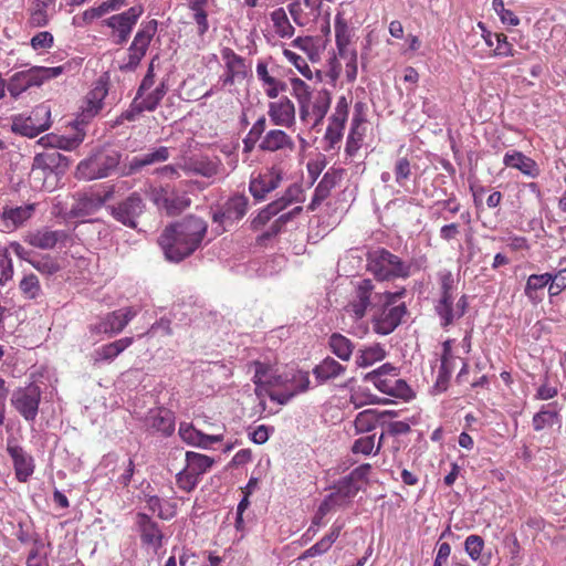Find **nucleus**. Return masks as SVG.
Wrapping results in <instances>:
<instances>
[{"mask_svg":"<svg viewBox=\"0 0 566 566\" xmlns=\"http://www.w3.org/2000/svg\"><path fill=\"white\" fill-rule=\"evenodd\" d=\"M107 95V88L101 84L95 86L86 96L85 106L75 118L73 125L75 133L72 137L45 136L38 139V145H50L51 148L38 153V170L42 172H62L66 166V158L61 155L59 148L74 149L85 137L82 126L86 125L103 107V99Z\"/></svg>","mask_w":566,"mask_h":566,"instance_id":"1","label":"nucleus"},{"mask_svg":"<svg viewBox=\"0 0 566 566\" xmlns=\"http://www.w3.org/2000/svg\"><path fill=\"white\" fill-rule=\"evenodd\" d=\"M208 231V223L195 214L168 224L158 237L165 258L179 263L192 255L202 244Z\"/></svg>","mask_w":566,"mask_h":566,"instance_id":"2","label":"nucleus"},{"mask_svg":"<svg viewBox=\"0 0 566 566\" xmlns=\"http://www.w3.org/2000/svg\"><path fill=\"white\" fill-rule=\"evenodd\" d=\"M407 291L405 287L396 292H378L376 285L370 279H363L357 282L354 292V298L350 302L352 311L356 318H363L367 311L374 312L379 306L392 305L402 297Z\"/></svg>","mask_w":566,"mask_h":566,"instance_id":"3","label":"nucleus"},{"mask_svg":"<svg viewBox=\"0 0 566 566\" xmlns=\"http://www.w3.org/2000/svg\"><path fill=\"white\" fill-rule=\"evenodd\" d=\"M366 262L367 271L380 282L408 279L411 274V264L385 248L369 251Z\"/></svg>","mask_w":566,"mask_h":566,"instance_id":"4","label":"nucleus"},{"mask_svg":"<svg viewBox=\"0 0 566 566\" xmlns=\"http://www.w3.org/2000/svg\"><path fill=\"white\" fill-rule=\"evenodd\" d=\"M122 161L120 151L113 148H101L88 158L80 161L76 168V177L83 180L101 179L118 169Z\"/></svg>","mask_w":566,"mask_h":566,"instance_id":"5","label":"nucleus"},{"mask_svg":"<svg viewBox=\"0 0 566 566\" xmlns=\"http://www.w3.org/2000/svg\"><path fill=\"white\" fill-rule=\"evenodd\" d=\"M112 192L101 195L92 189L78 190L72 195V203L69 210L62 208L56 212L64 219H84L96 213L111 198Z\"/></svg>","mask_w":566,"mask_h":566,"instance_id":"6","label":"nucleus"},{"mask_svg":"<svg viewBox=\"0 0 566 566\" xmlns=\"http://www.w3.org/2000/svg\"><path fill=\"white\" fill-rule=\"evenodd\" d=\"M157 28L158 22L155 19L142 24L127 49V61L119 66L122 72H134L138 67L157 32Z\"/></svg>","mask_w":566,"mask_h":566,"instance_id":"7","label":"nucleus"},{"mask_svg":"<svg viewBox=\"0 0 566 566\" xmlns=\"http://www.w3.org/2000/svg\"><path fill=\"white\" fill-rule=\"evenodd\" d=\"M407 306L402 302L398 305H382L373 312L371 323L373 329L379 335H389L392 333L407 314Z\"/></svg>","mask_w":566,"mask_h":566,"instance_id":"8","label":"nucleus"},{"mask_svg":"<svg viewBox=\"0 0 566 566\" xmlns=\"http://www.w3.org/2000/svg\"><path fill=\"white\" fill-rule=\"evenodd\" d=\"M143 12L144 9L142 6H135L104 21V23L113 30L112 36L115 44L123 45L127 42L134 25L137 23Z\"/></svg>","mask_w":566,"mask_h":566,"instance_id":"9","label":"nucleus"},{"mask_svg":"<svg viewBox=\"0 0 566 566\" xmlns=\"http://www.w3.org/2000/svg\"><path fill=\"white\" fill-rule=\"evenodd\" d=\"M145 207L142 196L138 192H132L124 200L113 206L111 213L123 226L136 229L137 219L143 214Z\"/></svg>","mask_w":566,"mask_h":566,"instance_id":"10","label":"nucleus"},{"mask_svg":"<svg viewBox=\"0 0 566 566\" xmlns=\"http://www.w3.org/2000/svg\"><path fill=\"white\" fill-rule=\"evenodd\" d=\"M153 200L158 208L164 209L169 216L181 213L191 203V199L186 192L168 186L154 190Z\"/></svg>","mask_w":566,"mask_h":566,"instance_id":"11","label":"nucleus"},{"mask_svg":"<svg viewBox=\"0 0 566 566\" xmlns=\"http://www.w3.org/2000/svg\"><path fill=\"white\" fill-rule=\"evenodd\" d=\"M137 315L133 307H124L106 314L98 323L91 326L95 334H118Z\"/></svg>","mask_w":566,"mask_h":566,"instance_id":"12","label":"nucleus"},{"mask_svg":"<svg viewBox=\"0 0 566 566\" xmlns=\"http://www.w3.org/2000/svg\"><path fill=\"white\" fill-rule=\"evenodd\" d=\"M441 297L436 305V312L441 318V326L451 325V303L453 302V290L455 287L453 275L450 271L439 273Z\"/></svg>","mask_w":566,"mask_h":566,"instance_id":"13","label":"nucleus"},{"mask_svg":"<svg viewBox=\"0 0 566 566\" xmlns=\"http://www.w3.org/2000/svg\"><path fill=\"white\" fill-rule=\"evenodd\" d=\"M221 56L226 63V74L222 77L224 86L232 85L235 81H243L248 76L249 69L244 59L238 55L232 49L223 48Z\"/></svg>","mask_w":566,"mask_h":566,"instance_id":"14","label":"nucleus"},{"mask_svg":"<svg viewBox=\"0 0 566 566\" xmlns=\"http://www.w3.org/2000/svg\"><path fill=\"white\" fill-rule=\"evenodd\" d=\"M145 426L155 432L169 437L175 431V415L166 408L150 409L145 418Z\"/></svg>","mask_w":566,"mask_h":566,"instance_id":"15","label":"nucleus"},{"mask_svg":"<svg viewBox=\"0 0 566 566\" xmlns=\"http://www.w3.org/2000/svg\"><path fill=\"white\" fill-rule=\"evenodd\" d=\"M282 181V172L272 168L268 172L252 179L249 190L254 199L263 200L266 195L275 190Z\"/></svg>","mask_w":566,"mask_h":566,"instance_id":"16","label":"nucleus"},{"mask_svg":"<svg viewBox=\"0 0 566 566\" xmlns=\"http://www.w3.org/2000/svg\"><path fill=\"white\" fill-rule=\"evenodd\" d=\"M11 402L27 420L35 419V386L33 384L17 389L12 395Z\"/></svg>","mask_w":566,"mask_h":566,"instance_id":"17","label":"nucleus"},{"mask_svg":"<svg viewBox=\"0 0 566 566\" xmlns=\"http://www.w3.org/2000/svg\"><path fill=\"white\" fill-rule=\"evenodd\" d=\"M7 451L12 458L17 479L25 482L34 470L32 457L11 441L8 442Z\"/></svg>","mask_w":566,"mask_h":566,"instance_id":"18","label":"nucleus"},{"mask_svg":"<svg viewBox=\"0 0 566 566\" xmlns=\"http://www.w3.org/2000/svg\"><path fill=\"white\" fill-rule=\"evenodd\" d=\"M136 518L142 542L155 548L161 547L164 535L159 525L146 513H137Z\"/></svg>","mask_w":566,"mask_h":566,"instance_id":"19","label":"nucleus"},{"mask_svg":"<svg viewBox=\"0 0 566 566\" xmlns=\"http://www.w3.org/2000/svg\"><path fill=\"white\" fill-rule=\"evenodd\" d=\"M269 116L274 125L290 127L295 120L294 104L286 96L272 102L269 104Z\"/></svg>","mask_w":566,"mask_h":566,"instance_id":"20","label":"nucleus"},{"mask_svg":"<svg viewBox=\"0 0 566 566\" xmlns=\"http://www.w3.org/2000/svg\"><path fill=\"white\" fill-rule=\"evenodd\" d=\"M503 164L506 167L518 169L522 174L532 178L537 177L541 172L539 167L534 159L517 150L506 153L503 158Z\"/></svg>","mask_w":566,"mask_h":566,"instance_id":"21","label":"nucleus"},{"mask_svg":"<svg viewBox=\"0 0 566 566\" xmlns=\"http://www.w3.org/2000/svg\"><path fill=\"white\" fill-rule=\"evenodd\" d=\"M35 210L34 203H29L19 207L3 208L1 219L7 229H15L21 227L28 219H30Z\"/></svg>","mask_w":566,"mask_h":566,"instance_id":"22","label":"nucleus"},{"mask_svg":"<svg viewBox=\"0 0 566 566\" xmlns=\"http://www.w3.org/2000/svg\"><path fill=\"white\" fill-rule=\"evenodd\" d=\"M261 150L277 151L283 149L293 150L295 145L293 139L281 129L269 130L259 145Z\"/></svg>","mask_w":566,"mask_h":566,"instance_id":"23","label":"nucleus"},{"mask_svg":"<svg viewBox=\"0 0 566 566\" xmlns=\"http://www.w3.org/2000/svg\"><path fill=\"white\" fill-rule=\"evenodd\" d=\"M340 176L337 171H327L316 186L314 190L313 198L307 209L314 211L317 207L331 195V191L337 182L339 181Z\"/></svg>","mask_w":566,"mask_h":566,"instance_id":"24","label":"nucleus"},{"mask_svg":"<svg viewBox=\"0 0 566 566\" xmlns=\"http://www.w3.org/2000/svg\"><path fill=\"white\" fill-rule=\"evenodd\" d=\"M35 85V67L15 72L7 84V88L13 98L20 96L29 87Z\"/></svg>","mask_w":566,"mask_h":566,"instance_id":"25","label":"nucleus"},{"mask_svg":"<svg viewBox=\"0 0 566 566\" xmlns=\"http://www.w3.org/2000/svg\"><path fill=\"white\" fill-rule=\"evenodd\" d=\"M549 273L532 274L527 277L524 294L533 303L538 304L544 298V290L549 282Z\"/></svg>","mask_w":566,"mask_h":566,"instance_id":"26","label":"nucleus"},{"mask_svg":"<svg viewBox=\"0 0 566 566\" xmlns=\"http://www.w3.org/2000/svg\"><path fill=\"white\" fill-rule=\"evenodd\" d=\"M391 376H399V369L394 365L386 363L379 368L368 373L365 380L371 382L379 391H388L389 378Z\"/></svg>","mask_w":566,"mask_h":566,"instance_id":"27","label":"nucleus"},{"mask_svg":"<svg viewBox=\"0 0 566 566\" xmlns=\"http://www.w3.org/2000/svg\"><path fill=\"white\" fill-rule=\"evenodd\" d=\"M346 370L342 364L332 357L324 358L313 369V374L319 384L326 382L342 375Z\"/></svg>","mask_w":566,"mask_h":566,"instance_id":"28","label":"nucleus"},{"mask_svg":"<svg viewBox=\"0 0 566 566\" xmlns=\"http://www.w3.org/2000/svg\"><path fill=\"white\" fill-rule=\"evenodd\" d=\"M335 38L338 55L342 59H347V46L350 42L352 30L340 11L335 17Z\"/></svg>","mask_w":566,"mask_h":566,"instance_id":"29","label":"nucleus"},{"mask_svg":"<svg viewBox=\"0 0 566 566\" xmlns=\"http://www.w3.org/2000/svg\"><path fill=\"white\" fill-rule=\"evenodd\" d=\"M132 343V337H124L97 348L93 355L94 363L97 364L102 360H113L129 347Z\"/></svg>","mask_w":566,"mask_h":566,"instance_id":"30","label":"nucleus"},{"mask_svg":"<svg viewBox=\"0 0 566 566\" xmlns=\"http://www.w3.org/2000/svg\"><path fill=\"white\" fill-rule=\"evenodd\" d=\"M384 416H396V412H394V411L378 412L377 410H373V409H367V410L359 412L356 416V419L354 421L356 433L371 431L376 427V423L378 422L379 418H381Z\"/></svg>","mask_w":566,"mask_h":566,"instance_id":"31","label":"nucleus"},{"mask_svg":"<svg viewBox=\"0 0 566 566\" xmlns=\"http://www.w3.org/2000/svg\"><path fill=\"white\" fill-rule=\"evenodd\" d=\"M214 463V459L206 454L188 451L186 452V468L198 479L205 474Z\"/></svg>","mask_w":566,"mask_h":566,"instance_id":"32","label":"nucleus"},{"mask_svg":"<svg viewBox=\"0 0 566 566\" xmlns=\"http://www.w3.org/2000/svg\"><path fill=\"white\" fill-rule=\"evenodd\" d=\"M248 205L249 200L243 195L233 196L227 200L223 208L227 212L228 220L234 222L242 219L247 213Z\"/></svg>","mask_w":566,"mask_h":566,"instance_id":"33","label":"nucleus"},{"mask_svg":"<svg viewBox=\"0 0 566 566\" xmlns=\"http://www.w3.org/2000/svg\"><path fill=\"white\" fill-rule=\"evenodd\" d=\"M328 344L333 354L339 359L349 360L354 350V345L350 339L339 333H334L331 335Z\"/></svg>","mask_w":566,"mask_h":566,"instance_id":"34","label":"nucleus"},{"mask_svg":"<svg viewBox=\"0 0 566 566\" xmlns=\"http://www.w3.org/2000/svg\"><path fill=\"white\" fill-rule=\"evenodd\" d=\"M386 357V350L380 344H374L359 350L356 363L359 367H368L382 360Z\"/></svg>","mask_w":566,"mask_h":566,"instance_id":"35","label":"nucleus"},{"mask_svg":"<svg viewBox=\"0 0 566 566\" xmlns=\"http://www.w3.org/2000/svg\"><path fill=\"white\" fill-rule=\"evenodd\" d=\"M556 402L544 406L533 417V428L535 431H541L545 427H552L557 418Z\"/></svg>","mask_w":566,"mask_h":566,"instance_id":"36","label":"nucleus"},{"mask_svg":"<svg viewBox=\"0 0 566 566\" xmlns=\"http://www.w3.org/2000/svg\"><path fill=\"white\" fill-rule=\"evenodd\" d=\"M11 130L14 134L34 138L35 137V122L31 116L24 114H18L12 116Z\"/></svg>","mask_w":566,"mask_h":566,"instance_id":"37","label":"nucleus"},{"mask_svg":"<svg viewBox=\"0 0 566 566\" xmlns=\"http://www.w3.org/2000/svg\"><path fill=\"white\" fill-rule=\"evenodd\" d=\"M364 118L359 115H355L352 120V127L349 135L346 142L345 151L349 156H354L357 150L360 148V143L363 140V133L359 132L360 125L364 123Z\"/></svg>","mask_w":566,"mask_h":566,"instance_id":"38","label":"nucleus"},{"mask_svg":"<svg viewBox=\"0 0 566 566\" xmlns=\"http://www.w3.org/2000/svg\"><path fill=\"white\" fill-rule=\"evenodd\" d=\"M293 94L301 106V117L304 118L307 114V105L311 98L310 86L298 77L291 78Z\"/></svg>","mask_w":566,"mask_h":566,"instance_id":"39","label":"nucleus"},{"mask_svg":"<svg viewBox=\"0 0 566 566\" xmlns=\"http://www.w3.org/2000/svg\"><path fill=\"white\" fill-rule=\"evenodd\" d=\"M69 239V233L64 230H45L38 233V248L53 249L59 243H65Z\"/></svg>","mask_w":566,"mask_h":566,"instance_id":"40","label":"nucleus"},{"mask_svg":"<svg viewBox=\"0 0 566 566\" xmlns=\"http://www.w3.org/2000/svg\"><path fill=\"white\" fill-rule=\"evenodd\" d=\"M360 490V486L358 485V483L356 481H354L353 479H350L349 475L343 478L337 486H336V492L335 493H332L328 499L331 501H337L338 497H342V499H350V497H354L358 491Z\"/></svg>","mask_w":566,"mask_h":566,"instance_id":"41","label":"nucleus"},{"mask_svg":"<svg viewBox=\"0 0 566 566\" xmlns=\"http://www.w3.org/2000/svg\"><path fill=\"white\" fill-rule=\"evenodd\" d=\"M168 92V86L166 81H161L157 87H155L154 91H151L149 94H145L139 102L144 106V108L147 112H154L158 105L160 104L161 99L165 97V95Z\"/></svg>","mask_w":566,"mask_h":566,"instance_id":"42","label":"nucleus"},{"mask_svg":"<svg viewBox=\"0 0 566 566\" xmlns=\"http://www.w3.org/2000/svg\"><path fill=\"white\" fill-rule=\"evenodd\" d=\"M389 379L390 390L382 391L384 394L395 398L402 399L405 401L413 397V391L406 380L398 378V376H391Z\"/></svg>","mask_w":566,"mask_h":566,"instance_id":"43","label":"nucleus"},{"mask_svg":"<svg viewBox=\"0 0 566 566\" xmlns=\"http://www.w3.org/2000/svg\"><path fill=\"white\" fill-rule=\"evenodd\" d=\"M271 19L273 21V24H274V28H275V32L281 38H290V36L293 35L294 28L290 23V21L287 19V15H286V13H285L283 8H279L276 10H274L271 13Z\"/></svg>","mask_w":566,"mask_h":566,"instance_id":"44","label":"nucleus"},{"mask_svg":"<svg viewBox=\"0 0 566 566\" xmlns=\"http://www.w3.org/2000/svg\"><path fill=\"white\" fill-rule=\"evenodd\" d=\"M146 166L143 155L135 156L132 159H127L118 166L119 175L123 177H129L142 171Z\"/></svg>","mask_w":566,"mask_h":566,"instance_id":"45","label":"nucleus"},{"mask_svg":"<svg viewBox=\"0 0 566 566\" xmlns=\"http://www.w3.org/2000/svg\"><path fill=\"white\" fill-rule=\"evenodd\" d=\"M290 385L292 386L291 390L295 391V395L305 392L310 388V376L307 371L295 370L290 373Z\"/></svg>","mask_w":566,"mask_h":566,"instance_id":"46","label":"nucleus"},{"mask_svg":"<svg viewBox=\"0 0 566 566\" xmlns=\"http://www.w3.org/2000/svg\"><path fill=\"white\" fill-rule=\"evenodd\" d=\"M394 172L396 182L403 187L412 174L409 159L407 157L399 158L395 164Z\"/></svg>","mask_w":566,"mask_h":566,"instance_id":"47","label":"nucleus"},{"mask_svg":"<svg viewBox=\"0 0 566 566\" xmlns=\"http://www.w3.org/2000/svg\"><path fill=\"white\" fill-rule=\"evenodd\" d=\"M199 482V479L187 468L181 470L176 475V483L179 489L191 492L196 489L197 484Z\"/></svg>","mask_w":566,"mask_h":566,"instance_id":"48","label":"nucleus"},{"mask_svg":"<svg viewBox=\"0 0 566 566\" xmlns=\"http://www.w3.org/2000/svg\"><path fill=\"white\" fill-rule=\"evenodd\" d=\"M199 482V479L187 468L181 470L176 475V483L179 489L191 492L196 489L197 484Z\"/></svg>","mask_w":566,"mask_h":566,"instance_id":"49","label":"nucleus"},{"mask_svg":"<svg viewBox=\"0 0 566 566\" xmlns=\"http://www.w3.org/2000/svg\"><path fill=\"white\" fill-rule=\"evenodd\" d=\"M332 96L329 91L321 90L313 103V115L326 116L329 107H331Z\"/></svg>","mask_w":566,"mask_h":566,"instance_id":"50","label":"nucleus"},{"mask_svg":"<svg viewBox=\"0 0 566 566\" xmlns=\"http://www.w3.org/2000/svg\"><path fill=\"white\" fill-rule=\"evenodd\" d=\"M55 13L54 0H38V27L48 24L51 15Z\"/></svg>","mask_w":566,"mask_h":566,"instance_id":"51","label":"nucleus"},{"mask_svg":"<svg viewBox=\"0 0 566 566\" xmlns=\"http://www.w3.org/2000/svg\"><path fill=\"white\" fill-rule=\"evenodd\" d=\"M158 55H155L150 60L147 72L137 88V98H142L145 93L155 84V62L158 61Z\"/></svg>","mask_w":566,"mask_h":566,"instance_id":"52","label":"nucleus"},{"mask_svg":"<svg viewBox=\"0 0 566 566\" xmlns=\"http://www.w3.org/2000/svg\"><path fill=\"white\" fill-rule=\"evenodd\" d=\"M65 71L64 65L56 66H48V65H38V87L42 85L44 82L55 78L62 75Z\"/></svg>","mask_w":566,"mask_h":566,"instance_id":"53","label":"nucleus"},{"mask_svg":"<svg viewBox=\"0 0 566 566\" xmlns=\"http://www.w3.org/2000/svg\"><path fill=\"white\" fill-rule=\"evenodd\" d=\"M0 285H4L7 281L12 279L13 275V266L12 261L9 256V252L7 248L0 249Z\"/></svg>","mask_w":566,"mask_h":566,"instance_id":"54","label":"nucleus"},{"mask_svg":"<svg viewBox=\"0 0 566 566\" xmlns=\"http://www.w3.org/2000/svg\"><path fill=\"white\" fill-rule=\"evenodd\" d=\"M283 54L298 70V72L303 76H305L308 80L313 77V73L304 57L290 50H284Z\"/></svg>","mask_w":566,"mask_h":566,"instance_id":"55","label":"nucleus"},{"mask_svg":"<svg viewBox=\"0 0 566 566\" xmlns=\"http://www.w3.org/2000/svg\"><path fill=\"white\" fill-rule=\"evenodd\" d=\"M494 38L496 48L493 50V56H513L515 54L513 45L504 33H495Z\"/></svg>","mask_w":566,"mask_h":566,"instance_id":"56","label":"nucleus"},{"mask_svg":"<svg viewBox=\"0 0 566 566\" xmlns=\"http://www.w3.org/2000/svg\"><path fill=\"white\" fill-rule=\"evenodd\" d=\"M146 166L164 163L169 159L170 151L166 146H159L149 153L143 155Z\"/></svg>","mask_w":566,"mask_h":566,"instance_id":"57","label":"nucleus"},{"mask_svg":"<svg viewBox=\"0 0 566 566\" xmlns=\"http://www.w3.org/2000/svg\"><path fill=\"white\" fill-rule=\"evenodd\" d=\"M303 211V207L296 206L292 210H290L286 213L281 214L277 219L274 220V222L270 226L272 229V233H275L276 235L282 231L283 227L293 220L295 217L301 214Z\"/></svg>","mask_w":566,"mask_h":566,"instance_id":"58","label":"nucleus"},{"mask_svg":"<svg viewBox=\"0 0 566 566\" xmlns=\"http://www.w3.org/2000/svg\"><path fill=\"white\" fill-rule=\"evenodd\" d=\"M374 448H375V436H366V437H361L359 439H357L353 447H352V452L357 454V453H361L364 455H369L370 453L374 452Z\"/></svg>","mask_w":566,"mask_h":566,"instance_id":"59","label":"nucleus"},{"mask_svg":"<svg viewBox=\"0 0 566 566\" xmlns=\"http://www.w3.org/2000/svg\"><path fill=\"white\" fill-rule=\"evenodd\" d=\"M464 546H465V551L469 554V556L472 559L476 560L481 555V552L484 546V542H483L482 537L479 535H470L467 537Z\"/></svg>","mask_w":566,"mask_h":566,"instance_id":"60","label":"nucleus"},{"mask_svg":"<svg viewBox=\"0 0 566 566\" xmlns=\"http://www.w3.org/2000/svg\"><path fill=\"white\" fill-rule=\"evenodd\" d=\"M200 432L201 431L197 430L192 424L184 423V422L180 423L179 436L188 444L198 447V442L200 439Z\"/></svg>","mask_w":566,"mask_h":566,"instance_id":"61","label":"nucleus"},{"mask_svg":"<svg viewBox=\"0 0 566 566\" xmlns=\"http://www.w3.org/2000/svg\"><path fill=\"white\" fill-rule=\"evenodd\" d=\"M60 269L56 260L49 254L38 255V272L53 274Z\"/></svg>","mask_w":566,"mask_h":566,"instance_id":"62","label":"nucleus"},{"mask_svg":"<svg viewBox=\"0 0 566 566\" xmlns=\"http://www.w3.org/2000/svg\"><path fill=\"white\" fill-rule=\"evenodd\" d=\"M192 169L196 174L207 178L213 177L218 174V166L208 160L195 161Z\"/></svg>","mask_w":566,"mask_h":566,"instance_id":"63","label":"nucleus"},{"mask_svg":"<svg viewBox=\"0 0 566 566\" xmlns=\"http://www.w3.org/2000/svg\"><path fill=\"white\" fill-rule=\"evenodd\" d=\"M332 546H329V544L324 538H322L316 544H314L313 546L307 548L305 552H303L302 555L298 557V559L304 560V559H307V558H312V557H315V556L323 555Z\"/></svg>","mask_w":566,"mask_h":566,"instance_id":"64","label":"nucleus"}]
</instances>
